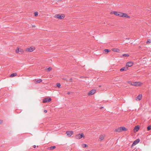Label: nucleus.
Instances as JSON below:
<instances>
[{
    "label": "nucleus",
    "mask_w": 151,
    "mask_h": 151,
    "mask_svg": "<svg viewBox=\"0 0 151 151\" xmlns=\"http://www.w3.org/2000/svg\"><path fill=\"white\" fill-rule=\"evenodd\" d=\"M84 136L83 133L79 134H77L76 136V139H81L82 137H84Z\"/></svg>",
    "instance_id": "nucleus-1"
},
{
    "label": "nucleus",
    "mask_w": 151,
    "mask_h": 151,
    "mask_svg": "<svg viewBox=\"0 0 151 151\" xmlns=\"http://www.w3.org/2000/svg\"><path fill=\"white\" fill-rule=\"evenodd\" d=\"M52 100V99L50 98H44L43 100V102L45 103L46 102H49Z\"/></svg>",
    "instance_id": "nucleus-2"
},
{
    "label": "nucleus",
    "mask_w": 151,
    "mask_h": 151,
    "mask_svg": "<svg viewBox=\"0 0 151 151\" xmlns=\"http://www.w3.org/2000/svg\"><path fill=\"white\" fill-rule=\"evenodd\" d=\"M65 17L64 15L63 16L62 15H60V14H57L55 15V17L58 19H63Z\"/></svg>",
    "instance_id": "nucleus-3"
},
{
    "label": "nucleus",
    "mask_w": 151,
    "mask_h": 151,
    "mask_svg": "<svg viewBox=\"0 0 151 151\" xmlns=\"http://www.w3.org/2000/svg\"><path fill=\"white\" fill-rule=\"evenodd\" d=\"M140 141V139H138L135 140L133 142V143L132 145V147L134 146L137 145V144H138L139 142Z\"/></svg>",
    "instance_id": "nucleus-4"
},
{
    "label": "nucleus",
    "mask_w": 151,
    "mask_h": 151,
    "mask_svg": "<svg viewBox=\"0 0 151 151\" xmlns=\"http://www.w3.org/2000/svg\"><path fill=\"white\" fill-rule=\"evenodd\" d=\"M113 13L115 15L121 17V15L122 14H122V13L116 11L113 12Z\"/></svg>",
    "instance_id": "nucleus-5"
},
{
    "label": "nucleus",
    "mask_w": 151,
    "mask_h": 151,
    "mask_svg": "<svg viewBox=\"0 0 151 151\" xmlns=\"http://www.w3.org/2000/svg\"><path fill=\"white\" fill-rule=\"evenodd\" d=\"M96 92V90L93 89L91 90L88 93V95H92L93 94Z\"/></svg>",
    "instance_id": "nucleus-6"
},
{
    "label": "nucleus",
    "mask_w": 151,
    "mask_h": 151,
    "mask_svg": "<svg viewBox=\"0 0 151 151\" xmlns=\"http://www.w3.org/2000/svg\"><path fill=\"white\" fill-rule=\"evenodd\" d=\"M66 134L69 137H70L73 134V132L72 131H68L66 132Z\"/></svg>",
    "instance_id": "nucleus-7"
},
{
    "label": "nucleus",
    "mask_w": 151,
    "mask_h": 151,
    "mask_svg": "<svg viewBox=\"0 0 151 151\" xmlns=\"http://www.w3.org/2000/svg\"><path fill=\"white\" fill-rule=\"evenodd\" d=\"M122 14L121 15V17H126L127 18H129L130 17V16L127 15V14L126 13H122V14Z\"/></svg>",
    "instance_id": "nucleus-8"
},
{
    "label": "nucleus",
    "mask_w": 151,
    "mask_h": 151,
    "mask_svg": "<svg viewBox=\"0 0 151 151\" xmlns=\"http://www.w3.org/2000/svg\"><path fill=\"white\" fill-rule=\"evenodd\" d=\"M133 64V63L132 61H129L126 64V66L128 67L132 66Z\"/></svg>",
    "instance_id": "nucleus-9"
},
{
    "label": "nucleus",
    "mask_w": 151,
    "mask_h": 151,
    "mask_svg": "<svg viewBox=\"0 0 151 151\" xmlns=\"http://www.w3.org/2000/svg\"><path fill=\"white\" fill-rule=\"evenodd\" d=\"M34 50V49L31 47H30L27 48L26 49V50L29 52H32Z\"/></svg>",
    "instance_id": "nucleus-10"
},
{
    "label": "nucleus",
    "mask_w": 151,
    "mask_h": 151,
    "mask_svg": "<svg viewBox=\"0 0 151 151\" xmlns=\"http://www.w3.org/2000/svg\"><path fill=\"white\" fill-rule=\"evenodd\" d=\"M128 68L127 67H124L121 68L120 69V71L121 72L124 71H126L128 69Z\"/></svg>",
    "instance_id": "nucleus-11"
},
{
    "label": "nucleus",
    "mask_w": 151,
    "mask_h": 151,
    "mask_svg": "<svg viewBox=\"0 0 151 151\" xmlns=\"http://www.w3.org/2000/svg\"><path fill=\"white\" fill-rule=\"evenodd\" d=\"M142 94L139 95L136 98V100H141L142 97Z\"/></svg>",
    "instance_id": "nucleus-12"
},
{
    "label": "nucleus",
    "mask_w": 151,
    "mask_h": 151,
    "mask_svg": "<svg viewBox=\"0 0 151 151\" xmlns=\"http://www.w3.org/2000/svg\"><path fill=\"white\" fill-rule=\"evenodd\" d=\"M112 50L114 52H120V50L117 48H113L112 49Z\"/></svg>",
    "instance_id": "nucleus-13"
},
{
    "label": "nucleus",
    "mask_w": 151,
    "mask_h": 151,
    "mask_svg": "<svg viewBox=\"0 0 151 151\" xmlns=\"http://www.w3.org/2000/svg\"><path fill=\"white\" fill-rule=\"evenodd\" d=\"M142 83L140 82H135L136 86H139L141 85Z\"/></svg>",
    "instance_id": "nucleus-14"
},
{
    "label": "nucleus",
    "mask_w": 151,
    "mask_h": 151,
    "mask_svg": "<svg viewBox=\"0 0 151 151\" xmlns=\"http://www.w3.org/2000/svg\"><path fill=\"white\" fill-rule=\"evenodd\" d=\"M121 131L122 132V131H126L127 130V129L125 127H121Z\"/></svg>",
    "instance_id": "nucleus-15"
},
{
    "label": "nucleus",
    "mask_w": 151,
    "mask_h": 151,
    "mask_svg": "<svg viewBox=\"0 0 151 151\" xmlns=\"http://www.w3.org/2000/svg\"><path fill=\"white\" fill-rule=\"evenodd\" d=\"M17 74L16 73H12L10 76V77H13L14 76H16L17 75Z\"/></svg>",
    "instance_id": "nucleus-16"
},
{
    "label": "nucleus",
    "mask_w": 151,
    "mask_h": 151,
    "mask_svg": "<svg viewBox=\"0 0 151 151\" xmlns=\"http://www.w3.org/2000/svg\"><path fill=\"white\" fill-rule=\"evenodd\" d=\"M115 131L120 132H122L121 127L118 128L115 130Z\"/></svg>",
    "instance_id": "nucleus-17"
},
{
    "label": "nucleus",
    "mask_w": 151,
    "mask_h": 151,
    "mask_svg": "<svg viewBox=\"0 0 151 151\" xmlns=\"http://www.w3.org/2000/svg\"><path fill=\"white\" fill-rule=\"evenodd\" d=\"M139 127L138 126H136L135 127L134 130V131H136V132H137L139 130Z\"/></svg>",
    "instance_id": "nucleus-18"
},
{
    "label": "nucleus",
    "mask_w": 151,
    "mask_h": 151,
    "mask_svg": "<svg viewBox=\"0 0 151 151\" xmlns=\"http://www.w3.org/2000/svg\"><path fill=\"white\" fill-rule=\"evenodd\" d=\"M110 50L108 49H106L104 50V52L106 54L108 53L109 52H110Z\"/></svg>",
    "instance_id": "nucleus-19"
},
{
    "label": "nucleus",
    "mask_w": 151,
    "mask_h": 151,
    "mask_svg": "<svg viewBox=\"0 0 151 151\" xmlns=\"http://www.w3.org/2000/svg\"><path fill=\"white\" fill-rule=\"evenodd\" d=\"M129 55L127 54H124L122 55V57H127L129 56Z\"/></svg>",
    "instance_id": "nucleus-20"
},
{
    "label": "nucleus",
    "mask_w": 151,
    "mask_h": 151,
    "mask_svg": "<svg viewBox=\"0 0 151 151\" xmlns=\"http://www.w3.org/2000/svg\"><path fill=\"white\" fill-rule=\"evenodd\" d=\"M56 148V147L55 146H52L50 147H49L50 149V150H53L55 149Z\"/></svg>",
    "instance_id": "nucleus-21"
},
{
    "label": "nucleus",
    "mask_w": 151,
    "mask_h": 151,
    "mask_svg": "<svg viewBox=\"0 0 151 151\" xmlns=\"http://www.w3.org/2000/svg\"><path fill=\"white\" fill-rule=\"evenodd\" d=\"M104 136L103 135H101L99 139H100V140H101L104 139Z\"/></svg>",
    "instance_id": "nucleus-22"
},
{
    "label": "nucleus",
    "mask_w": 151,
    "mask_h": 151,
    "mask_svg": "<svg viewBox=\"0 0 151 151\" xmlns=\"http://www.w3.org/2000/svg\"><path fill=\"white\" fill-rule=\"evenodd\" d=\"M147 131H150L151 130V125L147 127Z\"/></svg>",
    "instance_id": "nucleus-23"
},
{
    "label": "nucleus",
    "mask_w": 151,
    "mask_h": 151,
    "mask_svg": "<svg viewBox=\"0 0 151 151\" xmlns=\"http://www.w3.org/2000/svg\"><path fill=\"white\" fill-rule=\"evenodd\" d=\"M42 81V80L41 79H39L36 81V82L39 83Z\"/></svg>",
    "instance_id": "nucleus-24"
},
{
    "label": "nucleus",
    "mask_w": 151,
    "mask_h": 151,
    "mask_svg": "<svg viewBox=\"0 0 151 151\" xmlns=\"http://www.w3.org/2000/svg\"><path fill=\"white\" fill-rule=\"evenodd\" d=\"M82 145L83 147L84 148L88 146V145L86 144H83Z\"/></svg>",
    "instance_id": "nucleus-25"
},
{
    "label": "nucleus",
    "mask_w": 151,
    "mask_h": 151,
    "mask_svg": "<svg viewBox=\"0 0 151 151\" xmlns=\"http://www.w3.org/2000/svg\"><path fill=\"white\" fill-rule=\"evenodd\" d=\"M129 83L131 84L132 85V86H135V82H134L133 83H130V81H129Z\"/></svg>",
    "instance_id": "nucleus-26"
},
{
    "label": "nucleus",
    "mask_w": 151,
    "mask_h": 151,
    "mask_svg": "<svg viewBox=\"0 0 151 151\" xmlns=\"http://www.w3.org/2000/svg\"><path fill=\"white\" fill-rule=\"evenodd\" d=\"M34 15L35 17H36L38 16V12H36L34 13Z\"/></svg>",
    "instance_id": "nucleus-27"
},
{
    "label": "nucleus",
    "mask_w": 151,
    "mask_h": 151,
    "mask_svg": "<svg viewBox=\"0 0 151 151\" xmlns=\"http://www.w3.org/2000/svg\"><path fill=\"white\" fill-rule=\"evenodd\" d=\"M57 86L58 88H60L61 86V85L59 83H57Z\"/></svg>",
    "instance_id": "nucleus-28"
},
{
    "label": "nucleus",
    "mask_w": 151,
    "mask_h": 151,
    "mask_svg": "<svg viewBox=\"0 0 151 151\" xmlns=\"http://www.w3.org/2000/svg\"><path fill=\"white\" fill-rule=\"evenodd\" d=\"M52 68L51 67H49L47 69V71H50L52 70Z\"/></svg>",
    "instance_id": "nucleus-29"
},
{
    "label": "nucleus",
    "mask_w": 151,
    "mask_h": 151,
    "mask_svg": "<svg viewBox=\"0 0 151 151\" xmlns=\"http://www.w3.org/2000/svg\"><path fill=\"white\" fill-rule=\"evenodd\" d=\"M19 49L18 48H17V49H16V52L17 53H18L19 52Z\"/></svg>",
    "instance_id": "nucleus-30"
},
{
    "label": "nucleus",
    "mask_w": 151,
    "mask_h": 151,
    "mask_svg": "<svg viewBox=\"0 0 151 151\" xmlns=\"http://www.w3.org/2000/svg\"><path fill=\"white\" fill-rule=\"evenodd\" d=\"M150 42H151V40H148L147 42V43H150Z\"/></svg>",
    "instance_id": "nucleus-31"
},
{
    "label": "nucleus",
    "mask_w": 151,
    "mask_h": 151,
    "mask_svg": "<svg viewBox=\"0 0 151 151\" xmlns=\"http://www.w3.org/2000/svg\"><path fill=\"white\" fill-rule=\"evenodd\" d=\"M22 51H22V50H20L19 51L20 53H22Z\"/></svg>",
    "instance_id": "nucleus-32"
},
{
    "label": "nucleus",
    "mask_w": 151,
    "mask_h": 151,
    "mask_svg": "<svg viewBox=\"0 0 151 151\" xmlns=\"http://www.w3.org/2000/svg\"><path fill=\"white\" fill-rule=\"evenodd\" d=\"M44 112L45 113H47V111L46 110H44Z\"/></svg>",
    "instance_id": "nucleus-33"
},
{
    "label": "nucleus",
    "mask_w": 151,
    "mask_h": 151,
    "mask_svg": "<svg viewBox=\"0 0 151 151\" xmlns=\"http://www.w3.org/2000/svg\"><path fill=\"white\" fill-rule=\"evenodd\" d=\"M70 94V92H68V93H67V94H68V95H69Z\"/></svg>",
    "instance_id": "nucleus-34"
},
{
    "label": "nucleus",
    "mask_w": 151,
    "mask_h": 151,
    "mask_svg": "<svg viewBox=\"0 0 151 151\" xmlns=\"http://www.w3.org/2000/svg\"><path fill=\"white\" fill-rule=\"evenodd\" d=\"M33 147L34 148H35L36 147V146L35 145H34L33 146Z\"/></svg>",
    "instance_id": "nucleus-35"
},
{
    "label": "nucleus",
    "mask_w": 151,
    "mask_h": 151,
    "mask_svg": "<svg viewBox=\"0 0 151 151\" xmlns=\"http://www.w3.org/2000/svg\"><path fill=\"white\" fill-rule=\"evenodd\" d=\"M103 108V107H101V108Z\"/></svg>",
    "instance_id": "nucleus-36"
},
{
    "label": "nucleus",
    "mask_w": 151,
    "mask_h": 151,
    "mask_svg": "<svg viewBox=\"0 0 151 151\" xmlns=\"http://www.w3.org/2000/svg\"><path fill=\"white\" fill-rule=\"evenodd\" d=\"M1 123V121H0V124Z\"/></svg>",
    "instance_id": "nucleus-37"
}]
</instances>
